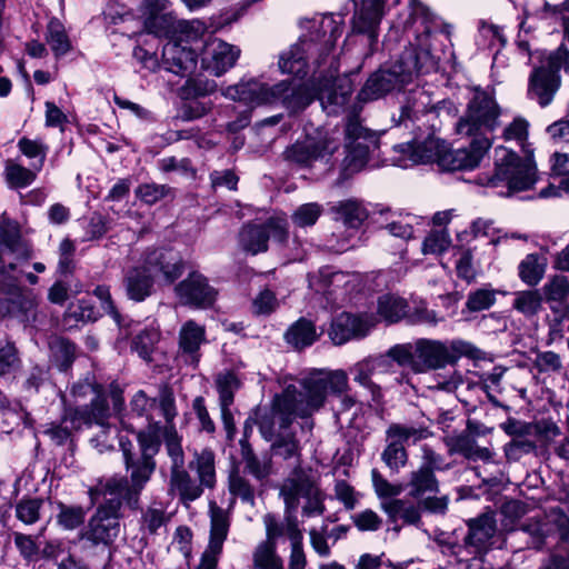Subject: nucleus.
Returning <instances> with one entry per match:
<instances>
[{"label":"nucleus","mask_w":569,"mask_h":569,"mask_svg":"<svg viewBox=\"0 0 569 569\" xmlns=\"http://www.w3.org/2000/svg\"><path fill=\"white\" fill-rule=\"evenodd\" d=\"M397 149L408 156L413 164L437 162L440 168H442V158L449 152L446 143L433 136H429L423 141L415 140L411 143L399 144Z\"/></svg>","instance_id":"25"},{"label":"nucleus","mask_w":569,"mask_h":569,"mask_svg":"<svg viewBox=\"0 0 569 569\" xmlns=\"http://www.w3.org/2000/svg\"><path fill=\"white\" fill-rule=\"evenodd\" d=\"M451 243L449 233L446 230L430 232L422 243L425 254H440L446 251Z\"/></svg>","instance_id":"57"},{"label":"nucleus","mask_w":569,"mask_h":569,"mask_svg":"<svg viewBox=\"0 0 569 569\" xmlns=\"http://www.w3.org/2000/svg\"><path fill=\"white\" fill-rule=\"evenodd\" d=\"M84 520V510L81 507H67L61 505L58 522L64 529L72 530Z\"/></svg>","instance_id":"60"},{"label":"nucleus","mask_w":569,"mask_h":569,"mask_svg":"<svg viewBox=\"0 0 569 569\" xmlns=\"http://www.w3.org/2000/svg\"><path fill=\"white\" fill-rule=\"evenodd\" d=\"M313 47L312 42L302 40L283 51L278 61L281 73L305 77L308 72V53Z\"/></svg>","instance_id":"29"},{"label":"nucleus","mask_w":569,"mask_h":569,"mask_svg":"<svg viewBox=\"0 0 569 569\" xmlns=\"http://www.w3.org/2000/svg\"><path fill=\"white\" fill-rule=\"evenodd\" d=\"M545 18L555 17L560 19L563 26L565 40L569 43V2H560L553 8L546 2L545 3Z\"/></svg>","instance_id":"64"},{"label":"nucleus","mask_w":569,"mask_h":569,"mask_svg":"<svg viewBox=\"0 0 569 569\" xmlns=\"http://www.w3.org/2000/svg\"><path fill=\"white\" fill-rule=\"evenodd\" d=\"M197 39H186L178 36L169 41L162 50L163 68L180 77H191L197 70L198 54L189 44Z\"/></svg>","instance_id":"19"},{"label":"nucleus","mask_w":569,"mask_h":569,"mask_svg":"<svg viewBox=\"0 0 569 569\" xmlns=\"http://www.w3.org/2000/svg\"><path fill=\"white\" fill-rule=\"evenodd\" d=\"M382 14V2H356L352 18L353 29L357 32L369 33L371 40H373Z\"/></svg>","instance_id":"31"},{"label":"nucleus","mask_w":569,"mask_h":569,"mask_svg":"<svg viewBox=\"0 0 569 569\" xmlns=\"http://www.w3.org/2000/svg\"><path fill=\"white\" fill-rule=\"evenodd\" d=\"M471 231L475 234V237L488 238L489 242L495 247L498 246L499 243H501L502 241L508 240L509 238H512V239H521L522 238V236H520L518 233L500 234V231L493 227L492 220L482 219V218H478L477 220H475L472 222Z\"/></svg>","instance_id":"46"},{"label":"nucleus","mask_w":569,"mask_h":569,"mask_svg":"<svg viewBox=\"0 0 569 569\" xmlns=\"http://www.w3.org/2000/svg\"><path fill=\"white\" fill-rule=\"evenodd\" d=\"M340 147V136L337 130H317L298 140L284 151V158L306 168H313L317 163L326 169L331 168V159Z\"/></svg>","instance_id":"9"},{"label":"nucleus","mask_w":569,"mask_h":569,"mask_svg":"<svg viewBox=\"0 0 569 569\" xmlns=\"http://www.w3.org/2000/svg\"><path fill=\"white\" fill-rule=\"evenodd\" d=\"M8 227V233H0V240L4 246L0 257V283L3 291L8 295L22 298L20 301L22 309H29L33 306V298L29 291H24L19 286L16 263L13 259L9 257L10 254H14L18 260H27L30 257L29 249L20 240L17 226L9 222Z\"/></svg>","instance_id":"10"},{"label":"nucleus","mask_w":569,"mask_h":569,"mask_svg":"<svg viewBox=\"0 0 569 569\" xmlns=\"http://www.w3.org/2000/svg\"><path fill=\"white\" fill-rule=\"evenodd\" d=\"M229 491L232 496L239 497L243 502L254 503V491L238 470H233L229 476Z\"/></svg>","instance_id":"54"},{"label":"nucleus","mask_w":569,"mask_h":569,"mask_svg":"<svg viewBox=\"0 0 569 569\" xmlns=\"http://www.w3.org/2000/svg\"><path fill=\"white\" fill-rule=\"evenodd\" d=\"M475 347L461 339L436 340L420 338L412 343L396 345L388 350L392 361L409 367L415 373L442 369L461 357H472Z\"/></svg>","instance_id":"4"},{"label":"nucleus","mask_w":569,"mask_h":569,"mask_svg":"<svg viewBox=\"0 0 569 569\" xmlns=\"http://www.w3.org/2000/svg\"><path fill=\"white\" fill-rule=\"evenodd\" d=\"M166 448L172 461L171 469L184 467V455L180 438L172 426H169L166 430Z\"/></svg>","instance_id":"56"},{"label":"nucleus","mask_w":569,"mask_h":569,"mask_svg":"<svg viewBox=\"0 0 569 569\" xmlns=\"http://www.w3.org/2000/svg\"><path fill=\"white\" fill-rule=\"evenodd\" d=\"M498 117L499 109L495 99L485 91L476 90L466 114L456 124V131L460 136L491 137L498 126Z\"/></svg>","instance_id":"11"},{"label":"nucleus","mask_w":569,"mask_h":569,"mask_svg":"<svg viewBox=\"0 0 569 569\" xmlns=\"http://www.w3.org/2000/svg\"><path fill=\"white\" fill-rule=\"evenodd\" d=\"M372 142L373 136L360 124L358 119H349L346 126L345 147L347 154L342 161V172L345 176L358 172L365 167Z\"/></svg>","instance_id":"16"},{"label":"nucleus","mask_w":569,"mask_h":569,"mask_svg":"<svg viewBox=\"0 0 569 569\" xmlns=\"http://www.w3.org/2000/svg\"><path fill=\"white\" fill-rule=\"evenodd\" d=\"M240 56V49L220 39H213L204 49L202 68L213 76H222L231 69Z\"/></svg>","instance_id":"23"},{"label":"nucleus","mask_w":569,"mask_h":569,"mask_svg":"<svg viewBox=\"0 0 569 569\" xmlns=\"http://www.w3.org/2000/svg\"><path fill=\"white\" fill-rule=\"evenodd\" d=\"M206 343V329L194 320L186 321L178 336V355L183 361L196 367L201 358L200 348Z\"/></svg>","instance_id":"24"},{"label":"nucleus","mask_w":569,"mask_h":569,"mask_svg":"<svg viewBox=\"0 0 569 569\" xmlns=\"http://www.w3.org/2000/svg\"><path fill=\"white\" fill-rule=\"evenodd\" d=\"M308 279L309 287L325 297V307L332 308L343 301L347 293L353 289L357 276L323 267L317 273L309 274Z\"/></svg>","instance_id":"14"},{"label":"nucleus","mask_w":569,"mask_h":569,"mask_svg":"<svg viewBox=\"0 0 569 569\" xmlns=\"http://www.w3.org/2000/svg\"><path fill=\"white\" fill-rule=\"evenodd\" d=\"M202 485L191 478L188 471L182 467L171 469L169 481V493L179 496L183 503L198 499L202 492Z\"/></svg>","instance_id":"33"},{"label":"nucleus","mask_w":569,"mask_h":569,"mask_svg":"<svg viewBox=\"0 0 569 569\" xmlns=\"http://www.w3.org/2000/svg\"><path fill=\"white\" fill-rule=\"evenodd\" d=\"M220 406H231L234 391L239 388V380L232 372L220 373L217 378Z\"/></svg>","instance_id":"53"},{"label":"nucleus","mask_w":569,"mask_h":569,"mask_svg":"<svg viewBox=\"0 0 569 569\" xmlns=\"http://www.w3.org/2000/svg\"><path fill=\"white\" fill-rule=\"evenodd\" d=\"M18 148L20 152L29 159H36L37 161L31 167H39L41 171L48 152V146L40 139L21 138L18 141Z\"/></svg>","instance_id":"48"},{"label":"nucleus","mask_w":569,"mask_h":569,"mask_svg":"<svg viewBox=\"0 0 569 569\" xmlns=\"http://www.w3.org/2000/svg\"><path fill=\"white\" fill-rule=\"evenodd\" d=\"M89 413L91 415V422L88 426L94 423L100 429L99 432L91 439L92 446L99 452H104L106 450L113 448L116 429L111 428L107 423V419L109 417V407L102 396L96 395L94 399L91 401Z\"/></svg>","instance_id":"26"},{"label":"nucleus","mask_w":569,"mask_h":569,"mask_svg":"<svg viewBox=\"0 0 569 569\" xmlns=\"http://www.w3.org/2000/svg\"><path fill=\"white\" fill-rule=\"evenodd\" d=\"M284 241L288 238V222L286 216H276L263 224H247L239 233V244L248 253L258 254L268 249L270 238Z\"/></svg>","instance_id":"15"},{"label":"nucleus","mask_w":569,"mask_h":569,"mask_svg":"<svg viewBox=\"0 0 569 569\" xmlns=\"http://www.w3.org/2000/svg\"><path fill=\"white\" fill-rule=\"evenodd\" d=\"M329 211L335 221L342 223L347 229L353 230H358L369 217L367 207L357 198L337 201L330 206Z\"/></svg>","instance_id":"27"},{"label":"nucleus","mask_w":569,"mask_h":569,"mask_svg":"<svg viewBox=\"0 0 569 569\" xmlns=\"http://www.w3.org/2000/svg\"><path fill=\"white\" fill-rule=\"evenodd\" d=\"M189 468L198 475L199 482L208 488H212L216 483L214 453L210 449H203L194 452L193 459L189 463Z\"/></svg>","instance_id":"37"},{"label":"nucleus","mask_w":569,"mask_h":569,"mask_svg":"<svg viewBox=\"0 0 569 569\" xmlns=\"http://www.w3.org/2000/svg\"><path fill=\"white\" fill-rule=\"evenodd\" d=\"M272 449L277 456L283 459L298 457L300 453L299 441L293 435L280 436L272 445Z\"/></svg>","instance_id":"59"},{"label":"nucleus","mask_w":569,"mask_h":569,"mask_svg":"<svg viewBox=\"0 0 569 569\" xmlns=\"http://www.w3.org/2000/svg\"><path fill=\"white\" fill-rule=\"evenodd\" d=\"M435 66L429 49H406L388 69L377 71L367 80L358 98L363 102L379 99L411 82L418 74L429 72Z\"/></svg>","instance_id":"5"},{"label":"nucleus","mask_w":569,"mask_h":569,"mask_svg":"<svg viewBox=\"0 0 569 569\" xmlns=\"http://www.w3.org/2000/svg\"><path fill=\"white\" fill-rule=\"evenodd\" d=\"M385 463L393 471H399L408 461V453L405 445L395 439H389V443L381 455Z\"/></svg>","instance_id":"50"},{"label":"nucleus","mask_w":569,"mask_h":569,"mask_svg":"<svg viewBox=\"0 0 569 569\" xmlns=\"http://www.w3.org/2000/svg\"><path fill=\"white\" fill-rule=\"evenodd\" d=\"M174 291L182 305L199 309L211 307L218 295L207 278L199 272H191L176 286Z\"/></svg>","instance_id":"21"},{"label":"nucleus","mask_w":569,"mask_h":569,"mask_svg":"<svg viewBox=\"0 0 569 569\" xmlns=\"http://www.w3.org/2000/svg\"><path fill=\"white\" fill-rule=\"evenodd\" d=\"M529 123L523 118H516L503 130V138L506 141H516L523 144L528 137Z\"/></svg>","instance_id":"63"},{"label":"nucleus","mask_w":569,"mask_h":569,"mask_svg":"<svg viewBox=\"0 0 569 569\" xmlns=\"http://www.w3.org/2000/svg\"><path fill=\"white\" fill-rule=\"evenodd\" d=\"M169 188L164 184L144 183L137 188V197L148 203L153 204L168 194Z\"/></svg>","instance_id":"61"},{"label":"nucleus","mask_w":569,"mask_h":569,"mask_svg":"<svg viewBox=\"0 0 569 569\" xmlns=\"http://www.w3.org/2000/svg\"><path fill=\"white\" fill-rule=\"evenodd\" d=\"M377 322L378 319L372 313L342 312L332 320L329 337L335 345L341 346L349 340L366 337Z\"/></svg>","instance_id":"18"},{"label":"nucleus","mask_w":569,"mask_h":569,"mask_svg":"<svg viewBox=\"0 0 569 569\" xmlns=\"http://www.w3.org/2000/svg\"><path fill=\"white\" fill-rule=\"evenodd\" d=\"M279 307V301L276 295L269 290L263 289L252 301V311L259 316H267L272 313Z\"/></svg>","instance_id":"58"},{"label":"nucleus","mask_w":569,"mask_h":569,"mask_svg":"<svg viewBox=\"0 0 569 569\" xmlns=\"http://www.w3.org/2000/svg\"><path fill=\"white\" fill-rule=\"evenodd\" d=\"M319 335L312 321L301 318L296 321L287 331L286 339L296 349H303L317 341Z\"/></svg>","instance_id":"38"},{"label":"nucleus","mask_w":569,"mask_h":569,"mask_svg":"<svg viewBox=\"0 0 569 569\" xmlns=\"http://www.w3.org/2000/svg\"><path fill=\"white\" fill-rule=\"evenodd\" d=\"M127 489H130L128 478L118 476L101 479L89 489L92 501L102 498L104 502L90 519L88 530L84 533L86 539L94 545H110L114 541L120 532L119 512L121 506L124 503L131 509L139 507L140 495H137L136 500L132 501L128 498Z\"/></svg>","instance_id":"3"},{"label":"nucleus","mask_w":569,"mask_h":569,"mask_svg":"<svg viewBox=\"0 0 569 569\" xmlns=\"http://www.w3.org/2000/svg\"><path fill=\"white\" fill-rule=\"evenodd\" d=\"M495 532L496 520L493 515L485 513L469 521L467 541L476 547H482L493 537Z\"/></svg>","instance_id":"39"},{"label":"nucleus","mask_w":569,"mask_h":569,"mask_svg":"<svg viewBox=\"0 0 569 569\" xmlns=\"http://www.w3.org/2000/svg\"><path fill=\"white\" fill-rule=\"evenodd\" d=\"M352 91V80L347 76L338 77L332 82L326 80L317 92L306 84H295L289 80L269 84L261 79L250 78L228 86L221 94L251 108L281 103L291 112L303 110L318 98L328 114H339L347 109Z\"/></svg>","instance_id":"1"},{"label":"nucleus","mask_w":569,"mask_h":569,"mask_svg":"<svg viewBox=\"0 0 569 569\" xmlns=\"http://www.w3.org/2000/svg\"><path fill=\"white\" fill-rule=\"evenodd\" d=\"M496 301V291L479 289L469 295L467 306L471 311L489 309Z\"/></svg>","instance_id":"62"},{"label":"nucleus","mask_w":569,"mask_h":569,"mask_svg":"<svg viewBox=\"0 0 569 569\" xmlns=\"http://www.w3.org/2000/svg\"><path fill=\"white\" fill-rule=\"evenodd\" d=\"M378 315L389 323L397 322L408 315L407 301L395 295H383L378 300Z\"/></svg>","instance_id":"41"},{"label":"nucleus","mask_w":569,"mask_h":569,"mask_svg":"<svg viewBox=\"0 0 569 569\" xmlns=\"http://www.w3.org/2000/svg\"><path fill=\"white\" fill-rule=\"evenodd\" d=\"M409 486L411 487L410 495L415 498L427 492H436L438 490V481L433 472L421 467L411 472Z\"/></svg>","instance_id":"45"},{"label":"nucleus","mask_w":569,"mask_h":569,"mask_svg":"<svg viewBox=\"0 0 569 569\" xmlns=\"http://www.w3.org/2000/svg\"><path fill=\"white\" fill-rule=\"evenodd\" d=\"M391 358L386 355L369 357L350 368L353 380L360 386L369 389L373 395L378 392V386L371 380L372 376L377 373H387L391 368Z\"/></svg>","instance_id":"28"},{"label":"nucleus","mask_w":569,"mask_h":569,"mask_svg":"<svg viewBox=\"0 0 569 569\" xmlns=\"http://www.w3.org/2000/svg\"><path fill=\"white\" fill-rule=\"evenodd\" d=\"M430 432L426 428H415L401 425H391L387 430L388 439L398 440L401 443H416L419 440L428 438Z\"/></svg>","instance_id":"49"},{"label":"nucleus","mask_w":569,"mask_h":569,"mask_svg":"<svg viewBox=\"0 0 569 569\" xmlns=\"http://www.w3.org/2000/svg\"><path fill=\"white\" fill-rule=\"evenodd\" d=\"M313 482L303 475H296L287 479L280 489V495L286 505V511H296L299 499L312 492Z\"/></svg>","instance_id":"35"},{"label":"nucleus","mask_w":569,"mask_h":569,"mask_svg":"<svg viewBox=\"0 0 569 569\" xmlns=\"http://www.w3.org/2000/svg\"><path fill=\"white\" fill-rule=\"evenodd\" d=\"M41 505L37 498L22 499L16 506V516L23 523L32 525L39 520Z\"/></svg>","instance_id":"55"},{"label":"nucleus","mask_w":569,"mask_h":569,"mask_svg":"<svg viewBox=\"0 0 569 569\" xmlns=\"http://www.w3.org/2000/svg\"><path fill=\"white\" fill-rule=\"evenodd\" d=\"M468 137L471 138L469 147L456 150L449 149V152L442 158L443 170H472L480 164L491 147V137L479 134Z\"/></svg>","instance_id":"20"},{"label":"nucleus","mask_w":569,"mask_h":569,"mask_svg":"<svg viewBox=\"0 0 569 569\" xmlns=\"http://www.w3.org/2000/svg\"><path fill=\"white\" fill-rule=\"evenodd\" d=\"M512 307L526 318H532L542 309V296L538 290L518 291L515 293Z\"/></svg>","instance_id":"43"},{"label":"nucleus","mask_w":569,"mask_h":569,"mask_svg":"<svg viewBox=\"0 0 569 569\" xmlns=\"http://www.w3.org/2000/svg\"><path fill=\"white\" fill-rule=\"evenodd\" d=\"M183 272L182 260L176 252L158 249L146 256L141 267L131 269L126 277L127 295L136 301L144 300L151 292L153 281L160 277L172 283Z\"/></svg>","instance_id":"6"},{"label":"nucleus","mask_w":569,"mask_h":569,"mask_svg":"<svg viewBox=\"0 0 569 569\" xmlns=\"http://www.w3.org/2000/svg\"><path fill=\"white\" fill-rule=\"evenodd\" d=\"M39 167L26 168L14 160H7L4 164V180L11 189H22L30 186L39 173Z\"/></svg>","instance_id":"36"},{"label":"nucleus","mask_w":569,"mask_h":569,"mask_svg":"<svg viewBox=\"0 0 569 569\" xmlns=\"http://www.w3.org/2000/svg\"><path fill=\"white\" fill-rule=\"evenodd\" d=\"M519 277L528 286H536L542 279L545 264L536 254H528L519 264Z\"/></svg>","instance_id":"47"},{"label":"nucleus","mask_w":569,"mask_h":569,"mask_svg":"<svg viewBox=\"0 0 569 569\" xmlns=\"http://www.w3.org/2000/svg\"><path fill=\"white\" fill-rule=\"evenodd\" d=\"M556 528L560 531L562 539L569 537V520L559 512H551L541 519H529L521 527V530L530 538L528 546L539 549L542 547L545 539L555 532Z\"/></svg>","instance_id":"22"},{"label":"nucleus","mask_w":569,"mask_h":569,"mask_svg":"<svg viewBox=\"0 0 569 569\" xmlns=\"http://www.w3.org/2000/svg\"><path fill=\"white\" fill-rule=\"evenodd\" d=\"M552 171L565 178L558 184L549 183L540 190L538 197L542 199L556 197H569V153H555L552 156Z\"/></svg>","instance_id":"34"},{"label":"nucleus","mask_w":569,"mask_h":569,"mask_svg":"<svg viewBox=\"0 0 569 569\" xmlns=\"http://www.w3.org/2000/svg\"><path fill=\"white\" fill-rule=\"evenodd\" d=\"M142 16L146 31L157 37L176 40L178 36H186L187 40L200 39L204 30L199 21H177L173 16L164 12L160 2H144Z\"/></svg>","instance_id":"13"},{"label":"nucleus","mask_w":569,"mask_h":569,"mask_svg":"<svg viewBox=\"0 0 569 569\" xmlns=\"http://www.w3.org/2000/svg\"><path fill=\"white\" fill-rule=\"evenodd\" d=\"M538 181L536 163L530 154L518 156L505 147L495 149V173L487 186L498 189V193L510 197L531 189Z\"/></svg>","instance_id":"7"},{"label":"nucleus","mask_w":569,"mask_h":569,"mask_svg":"<svg viewBox=\"0 0 569 569\" xmlns=\"http://www.w3.org/2000/svg\"><path fill=\"white\" fill-rule=\"evenodd\" d=\"M348 373L342 370L313 369L300 380V389L288 386L273 400V411L281 421V427H289L296 418L306 419L302 429L311 431L313 422L308 420L319 411L327 401L328 395L337 398L332 406L337 417L356 406V399L348 393Z\"/></svg>","instance_id":"2"},{"label":"nucleus","mask_w":569,"mask_h":569,"mask_svg":"<svg viewBox=\"0 0 569 569\" xmlns=\"http://www.w3.org/2000/svg\"><path fill=\"white\" fill-rule=\"evenodd\" d=\"M91 422L89 408L68 409L64 412L61 425H53L46 433L58 445H62L71 432L81 429Z\"/></svg>","instance_id":"30"},{"label":"nucleus","mask_w":569,"mask_h":569,"mask_svg":"<svg viewBox=\"0 0 569 569\" xmlns=\"http://www.w3.org/2000/svg\"><path fill=\"white\" fill-rule=\"evenodd\" d=\"M567 44L561 43L557 51L550 53L540 66L535 67L528 78L527 97L540 107L549 106L560 88L561 52H566Z\"/></svg>","instance_id":"12"},{"label":"nucleus","mask_w":569,"mask_h":569,"mask_svg":"<svg viewBox=\"0 0 569 569\" xmlns=\"http://www.w3.org/2000/svg\"><path fill=\"white\" fill-rule=\"evenodd\" d=\"M547 301L558 302L559 308L569 295V281L565 276H556L543 286Z\"/></svg>","instance_id":"52"},{"label":"nucleus","mask_w":569,"mask_h":569,"mask_svg":"<svg viewBox=\"0 0 569 569\" xmlns=\"http://www.w3.org/2000/svg\"><path fill=\"white\" fill-rule=\"evenodd\" d=\"M210 535L209 542L201 556L197 569H217L219 557L222 552L230 528V515L227 510L219 507L217 502L209 503Z\"/></svg>","instance_id":"17"},{"label":"nucleus","mask_w":569,"mask_h":569,"mask_svg":"<svg viewBox=\"0 0 569 569\" xmlns=\"http://www.w3.org/2000/svg\"><path fill=\"white\" fill-rule=\"evenodd\" d=\"M420 218L410 213L380 212V224L390 236L402 240L410 239L415 233V227L420 224Z\"/></svg>","instance_id":"32"},{"label":"nucleus","mask_w":569,"mask_h":569,"mask_svg":"<svg viewBox=\"0 0 569 569\" xmlns=\"http://www.w3.org/2000/svg\"><path fill=\"white\" fill-rule=\"evenodd\" d=\"M140 446V456L136 457L131 452L132 445L120 439L119 443L123 455V461L127 471L129 472L128 498L132 501L136 500L137 495H141L142 490L151 479L156 470V461L153 456L158 452L159 440L153 432L141 431L137 436Z\"/></svg>","instance_id":"8"},{"label":"nucleus","mask_w":569,"mask_h":569,"mask_svg":"<svg viewBox=\"0 0 569 569\" xmlns=\"http://www.w3.org/2000/svg\"><path fill=\"white\" fill-rule=\"evenodd\" d=\"M159 340V332L154 329H144L136 336L132 349L146 361L151 360V353Z\"/></svg>","instance_id":"51"},{"label":"nucleus","mask_w":569,"mask_h":569,"mask_svg":"<svg viewBox=\"0 0 569 569\" xmlns=\"http://www.w3.org/2000/svg\"><path fill=\"white\" fill-rule=\"evenodd\" d=\"M325 208L318 202H307L297 207L291 213V221L297 228H308L317 223Z\"/></svg>","instance_id":"44"},{"label":"nucleus","mask_w":569,"mask_h":569,"mask_svg":"<svg viewBox=\"0 0 569 569\" xmlns=\"http://www.w3.org/2000/svg\"><path fill=\"white\" fill-rule=\"evenodd\" d=\"M46 41L56 58L66 56L72 48L64 26L56 18L51 19L47 26Z\"/></svg>","instance_id":"40"},{"label":"nucleus","mask_w":569,"mask_h":569,"mask_svg":"<svg viewBox=\"0 0 569 569\" xmlns=\"http://www.w3.org/2000/svg\"><path fill=\"white\" fill-rule=\"evenodd\" d=\"M254 569H284L280 556L277 553V546L271 542H260L252 553Z\"/></svg>","instance_id":"42"}]
</instances>
